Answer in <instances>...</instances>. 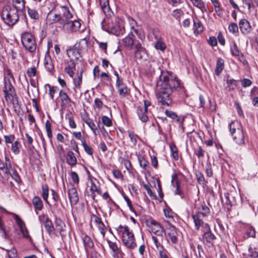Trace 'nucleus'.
Wrapping results in <instances>:
<instances>
[{
  "instance_id": "nucleus-1",
  "label": "nucleus",
  "mask_w": 258,
  "mask_h": 258,
  "mask_svg": "<svg viewBox=\"0 0 258 258\" xmlns=\"http://www.w3.org/2000/svg\"><path fill=\"white\" fill-rule=\"evenodd\" d=\"M158 93L157 99L162 105L170 106L172 103L171 95L176 92L182 96L186 90L179 78L171 71H160L159 79L157 81Z\"/></svg>"
},
{
  "instance_id": "nucleus-2",
  "label": "nucleus",
  "mask_w": 258,
  "mask_h": 258,
  "mask_svg": "<svg viewBox=\"0 0 258 258\" xmlns=\"http://www.w3.org/2000/svg\"><path fill=\"white\" fill-rule=\"evenodd\" d=\"M121 45L127 50H134V56L137 59H146L148 57L146 49L140 41L136 39L132 32L121 40Z\"/></svg>"
},
{
  "instance_id": "nucleus-3",
  "label": "nucleus",
  "mask_w": 258,
  "mask_h": 258,
  "mask_svg": "<svg viewBox=\"0 0 258 258\" xmlns=\"http://www.w3.org/2000/svg\"><path fill=\"white\" fill-rule=\"evenodd\" d=\"M116 230L119 234H121L123 244L127 249L133 250L137 247L134 234L127 226L120 225L116 228Z\"/></svg>"
},
{
  "instance_id": "nucleus-4",
  "label": "nucleus",
  "mask_w": 258,
  "mask_h": 258,
  "mask_svg": "<svg viewBox=\"0 0 258 258\" xmlns=\"http://www.w3.org/2000/svg\"><path fill=\"white\" fill-rule=\"evenodd\" d=\"M19 11H21L10 6L3 7L1 17L4 23L8 26L13 27L19 20Z\"/></svg>"
},
{
  "instance_id": "nucleus-5",
  "label": "nucleus",
  "mask_w": 258,
  "mask_h": 258,
  "mask_svg": "<svg viewBox=\"0 0 258 258\" xmlns=\"http://www.w3.org/2000/svg\"><path fill=\"white\" fill-rule=\"evenodd\" d=\"M210 214V208L205 203L202 204L197 207L196 213L192 215L196 230H199L200 227L205 224L202 218L208 217Z\"/></svg>"
},
{
  "instance_id": "nucleus-6",
  "label": "nucleus",
  "mask_w": 258,
  "mask_h": 258,
  "mask_svg": "<svg viewBox=\"0 0 258 258\" xmlns=\"http://www.w3.org/2000/svg\"><path fill=\"white\" fill-rule=\"evenodd\" d=\"M229 130L234 141L239 145L244 143V135L242 125L237 121H233L229 124Z\"/></svg>"
},
{
  "instance_id": "nucleus-7",
  "label": "nucleus",
  "mask_w": 258,
  "mask_h": 258,
  "mask_svg": "<svg viewBox=\"0 0 258 258\" xmlns=\"http://www.w3.org/2000/svg\"><path fill=\"white\" fill-rule=\"evenodd\" d=\"M21 42L26 50L34 52L36 49V42L34 36L31 33L25 32L21 35Z\"/></svg>"
},
{
  "instance_id": "nucleus-8",
  "label": "nucleus",
  "mask_w": 258,
  "mask_h": 258,
  "mask_svg": "<svg viewBox=\"0 0 258 258\" xmlns=\"http://www.w3.org/2000/svg\"><path fill=\"white\" fill-rule=\"evenodd\" d=\"M201 227H202V230L203 232L202 235L203 243L208 247L213 246L217 237L212 233L209 224L205 223Z\"/></svg>"
},
{
  "instance_id": "nucleus-9",
  "label": "nucleus",
  "mask_w": 258,
  "mask_h": 258,
  "mask_svg": "<svg viewBox=\"0 0 258 258\" xmlns=\"http://www.w3.org/2000/svg\"><path fill=\"white\" fill-rule=\"evenodd\" d=\"M0 209L3 210L6 213L11 214L13 215L14 218L17 225H18V226L19 227L20 231L22 234L23 237L25 239H28L30 241H32V238L29 234V232H28L27 228L26 227L25 223L19 217V216L15 214L9 213L6 209H5L4 208H3L2 206H0Z\"/></svg>"
},
{
  "instance_id": "nucleus-10",
  "label": "nucleus",
  "mask_w": 258,
  "mask_h": 258,
  "mask_svg": "<svg viewBox=\"0 0 258 258\" xmlns=\"http://www.w3.org/2000/svg\"><path fill=\"white\" fill-rule=\"evenodd\" d=\"M38 219L41 223H43L46 232L49 235L55 234V229L54 225L47 215L43 214L39 215Z\"/></svg>"
},
{
  "instance_id": "nucleus-11",
  "label": "nucleus",
  "mask_w": 258,
  "mask_h": 258,
  "mask_svg": "<svg viewBox=\"0 0 258 258\" xmlns=\"http://www.w3.org/2000/svg\"><path fill=\"white\" fill-rule=\"evenodd\" d=\"M109 247L112 250V256L114 258H122L124 255L121 248L118 246L115 242H113L109 239L107 240Z\"/></svg>"
},
{
  "instance_id": "nucleus-12",
  "label": "nucleus",
  "mask_w": 258,
  "mask_h": 258,
  "mask_svg": "<svg viewBox=\"0 0 258 258\" xmlns=\"http://www.w3.org/2000/svg\"><path fill=\"white\" fill-rule=\"evenodd\" d=\"M61 15L60 14L55 13V9L54 8L47 14L46 17L47 23L49 25L59 22L61 25Z\"/></svg>"
},
{
  "instance_id": "nucleus-13",
  "label": "nucleus",
  "mask_w": 258,
  "mask_h": 258,
  "mask_svg": "<svg viewBox=\"0 0 258 258\" xmlns=\"http://www.w3.org/2000/svg\"><path fill=\"white\" fill-rule=\"evenodd\" d=\"M136 113L139 119L144 123H146L149 120L150 112L146 109L145 107L138 106L136 109Z\"/></svg>"
},
{
  "instance_id": "nucleus-14",
  "label": "nucleus",
  "mask_w": 258,
  "mask_h": 258,
  "mask_svg": "<svg viewBox=\"0 0 258 258\" xmlns=\"http://www.w3.org/2000/svg\"><path fill=\"white\" fill-rule=\"evenodd\" d=\"M171 184L173 186L175 187L174 194L178 195L181 199H184L185 196L183 191L180 188L179 181L178 179V176L176 174L174 173L172 175Z\"/></svg>"
},
{
  "instance_id": "nucleus-15",
  "label": "nucleus",
  "mask_w": 258,
  "mask_h": 258,
  "mask_svg": "<svg viewBox=\"0 0 258 258\" xmlns=\"http://www.w3.org/2000/svg\"><path fill=\"white\" fill-rule=\"evenodd\" d=\"M91 219L94 221L98 230L104 237L106 233V227L101 219L96 215L92 214L91 215Z\"/></svg>"
},
{
  "instance_id": "nucleus-16",
  "label": "nucleus",
  "mask_w": 258,
  "mask_h": 258,
  "mask_svg": "<svg viewBox=\"0 0 258 258\" xmlns=\"http://www.w3.org/2000/svg\"><path fill=\"white\" fill-rule=\"evenodd\" d=\"M6 101L8 104H11L14 107L18 106L19 104L18 97L16 92L7 93L4 94Z\"/></svg>"
},
{
  "instance_id": "nucleus-17",
  "label": "nucleus",
  "mask_w": 258,
  "mask_h": 258,
  "mask_svg": "<svg viewBox=\"0 0 258 258\" xmlns=\"http://www.w3.org/2000/svg\"><path fill=\"white\" fill-rule=\"evenodd\" d=\"M145 223L147 227L151 228L153 233L155 232V230H158L163 228L159 223L151 217L146 218Z\"/></svg>"
},
{
  "instance_id": "nucleus-18",
  "label": "nucleus",
  "mask_w": 258,
  "mask_h": 258,
  "mask_svg": "<svg viewBox=\"0 0 258 258\" xmlns=\"http://www.w3.org/2000/svg\"><path fill=\"white\" fill-rule=\"evenodd\" d=\"M68 196L72 205H76L79 201V197L76 187L73 186L68 190Z\"/></svg>"
},
{
  "instance_id": "nucleus-19",
  "label": "nucleus",
  "mask_w": 258,
  "mask_h": 258,
  "mask_svg": "<svg viewBox=\"0 0 258 258\" xmlns=\"http://www.w3.org/2000/svg\"><path fill=\"white\" fill-rule=\"evenodd\" d=\"M108 32L116 36L123 35L124 33V29L117 24H109L108 26Z\"/></svg>"
},
{
  "instance_id": "nucleus-20",
  "label": "nucleus",
  "mask_w": 258,
  "mask_h": 258,
  "mask_svg": "<svg viewBox=\"0 0 258 258\" xmlns=\"http://www.w3.org/2000/svg\"><path fill=\"white\" fill-rule=\"evenodd\" d=\"M115 86L119 96L121 97H125L128 93V89L123 80L115 83Z\"/></svg>"
},
{
  "instance_id": "nucleus-21",
  "label": "nucleus",
  "mask_w": 258,
  "mask_h": 258,
  "mask_svg": "<svg viewBox=\"0 0 258 258\" xmlns=\"http://www.w3.org/2000/svg\"><path fill=\"white\" fill-rule=\"evenodd\" d=\"M239 28L241 32L244 35L248 34L251 30V27L249 21L243 19L239 22Z\"/></svg>"
},
{
  "instance_id": "nucleus-22",
  "label": "nucleus",
  "mask_w": 258,
  "mask_h": 258,
  "mask_svg": "<svg viewBox=\"0 0 258 258\" xmlns=\"http://www.w3.org/2000/svg\"><path fill=\"white\" fill-rule=\"evenodd\" d=\"M59 96L60 97L61 105L63 106H71L74 101L71 100L66 92L62 90L59 91Z\"/></svg>"
},
{
  "instance_id": "nucleus-23",
  "label": "nucleus",
  "mask_w": 258,
  "mask_h": 258,
  "mask_svg": "<svg viewBox=\"0 0 258 258\" xmlns=\"http://www.w3.org/2000/svg\"><path fill=\"white\" fill-rule=\"evenodd\" d=\"M62 9L64 11L63 12V17H61V25L64 27L69 23L70 20L73 17V15L67 7H63Z\"/></svg>"
},
{
  "instance_id": "nucleus-24",
  "label": "nucleus",
  "mask_w": 258,
  "mask_h": 258,
  "mask_svg": "<svg viewBox=\"0 0 258 258\" xmlns=\"http://www.w3.org/2000/svg\"><path fill=\"white\" fill-rule=\"evenodd\" d=\"M67 53L68 57L73 59L74 58L78 60L81 57L80 49L76 47L67 49Z\"/></svg>"
},
{
  "instance_id": "nucleus-25",
  "label": "nucleus",
  "mask_w": 258,
  "mask_h": 258,
  "mask_svg": "<svg viewBox=\"0 0 258 258\" xmlns=\"http://www.w3.org/2000/svg\"><path fill=\"white\" fill-rule=\"evenodd\" d=\"M68 28L71 32L83 31L84 29H81V24L80 21H70L69 23L66 25Z\"/></svg>"
},
{
  "instance_id": "nucleus-26",
  "label": "nucleus",
  "mask_w": 258,
  "mask_h": 258,
  "mask_svg": "<svg viewBox=\"0 0 258 258\" xmlns=\"http://www.w3.org/2000/svg\"><path fill=\"white\" fill-rule=\"evenodd\" d=\"M102 11L107 17H111L113 14L109 5V0H99Z\"/></svg>"
},
{
  "instance_id": "nucleus-27",
  "label": "nucleus",
  "mask_w": 258,
  "mask_h": 258,
  "mask_svg": "<svg viewBox=\"0 0 258 258\" xmlns=\"http://www.w3.org/2000/svg\"><path fill=\"white\" fill-rule=\"evenodd\" d=\"M54 224L56 228L59 232V234L62 237L63 235V232L66 230V225L64 223L60 218L55 216Z\"/></svg>"
},
{
  "instance_id": "nucleus-28",
  "label": "nucleus",
  "mask_w": 258,
  "mask_h": 258,
  "mask_svg": "<svg viewBox=\"0 0 258 258\" xmlns=\"http://www.w3.org/2000/svg\"><path fill=\"white\" fill-rule=\"evenodd\" d=\"M193 22L194 33L197 35L203 31L204 27L202 22L197 18L193 19Z\"/></svg>"
},
{
  "instance_id": "nucleus-29",
  "label": "nucleus",
  "mask_w": 258,
  "mask_h": 258,
  "mask_svg": "<svg viewBox=\"0 0 258 258\" xmlns=\"http://www.w3.org/2000/svg\"><path fill=\"white\" fill-rule=\"evenodd\" d=\"M66 162L71 167H74L77 164V158L72 151H69L67 153Z\"/></svg>"
},
{
  "instance_id": "nucleus-30",
  "label": "nucleus",
  "mask_w": 258,
  "mask_h": 258,
  "mask_svg": "<svg viewBox=\"0 0 258 258\" xmlns=\"http://www.w3.org/2000/svg\"><path fill=\"white\" fill-rule=\"evenodd\" d=\"M44 64L46 70L51 75H54L55 73L54 63L50 57L48 59L45 58Z\"/></svg>"
},
{
  "instance_id": "nucleus-31",
  "label": "nucleus",
  "mask_w": 258,
  "mask_h": 258,
  "mask_svg": "<svg viewBox=\"0 0 258 258\" xmlns=\"http://www.w3.org/2000/svg\"><path fill=\"white\" fill-rule=\"evenodd\" d=\"M82 240L86 252L89 248L92 249L94 247V244L92 238L88 235H85L82 237Z\"/></svg>"
},
{
  "instance_id": "nucleus-32",
  "label": "nucleus",
  "mask_w": 258,
  "mask_h": 258,
  "mask_svg": "<svg viewBox=\"0 0 258 258\" xmlns=\"http://www.w3.org/2000/svg\"><path fill=\"white\" fill-rule=\"evenodd\" d=\"M168 230V235L169 236L171 241L174 244L176 243L177 241V238L176 228L172 225H169Z\"/></svg>"
},
{
  "instance_id": "nucleus-33",
  "label": "nucleus",
  "mask_w": 258,
  "mask_h": 258,
  "mask_svg": "<svg viewBox=\"0 0 258 258\" xmlns=\"http://www.w3.org/2000/svg\"><path fill=\"white\" fill-rule=\"evenodd\" d=\"M32 204L36 213L37 211H41L43 208V202L38 196H35L32 199Z\"/></svg>"
},
{
  "instance_id": "nucleus-34",
  "label": "nucleus",
  "mask_w": 258,
  "mask_h": 258,
  "mask_svg": "<svg viewBox=\"0 0 258 258\" xmlns=\"http://www.w3.org/2000/svg\"><path fill=\"white\" fill-rule=\"evenodd\" d=\"M224 68V60L223 58L219 57L216 61V66L215 70V74L219 76L221 75Z\"/></svg>"
},
{
  "instance_id": "nucleus-35",
  "label": "nucleus",
  "mask_w": 258,
  "mask_h": 258,
  "mask_svg": "<svg viewBox=\"0 0 258 258\" xmlns=\"http://www.w3.org/2000/svg\"><path fill=\"white\" fill-rule=\"evenodd\" d=\"M193 5L201 10L202 12H207L208 7L206 6L202 0H189Z\"/></svg>"
},
{
  "instance_id": "nucleus-36",
  "label": "nucleus",
  "mask_w": 258,
  "mask_h": 258,
  "mask_svg": "<svg viewBox=\"0 0 258 258\" xmlns=\"http://www.w3.org/2000/svg\"><path fill=\"white\" fill-rule=\"evenodd\" d=\"M13 7L19 10L23 11L25 9L26 2L25 0H12Z\"/></svg>"
},
{
  "instance_id": "nucleus-37",
  "label": "nucleus",
  "mask_w": 258,
  "mask_h": 258,
  "mask_svg": "<svg viewBox=\"0 0 258 258\" xmlns=\"http://www.w3.org/2000/svg\"><path fill=\"white\" fill-rule=\"evenodd\" d=\"M138 161L140 164V166L145 171H149L150 168L149 163L144 157L140 156L138 157Z\"/></svg>"
},
{
  "instance_id": "nucleus-38",
  "label": "nucleus",
  "mask_w": 258,
  "mask_h": 258,
  "mask_svg": "<svg viewBox=\"0 0 258 258\" xmlns=\"http://www.w3.org/2000/svg\"><path fill=\"white\" fill-rule=\"evenodd\" d=\"M83 71H82L80 74H77L76 77L73 80V83L75 88L80 89L82 82V74Z\"/></svg>"
},
{
  "instance_id": "nucleus-39",
  "label": "nucleus",
  "mask_w": 258,
  "mask_h": 258,
  "mask_svg": "<svg viewBox=\"0 0 258 258\" xmlns=\"http://www.w3.org/2000/svg\"><path fill=\"white\" fill-rule=\"evenodd\" d=\"M127 133L131 142L133 146H136L137 144L138 140L141 139L140 137L136 134L134 131L128 130L127 131Z\"/></svg>"
},
{
  "instance_id": "nucleus-40",
  "label": "nucleus",
  "mask_w": 258,
  "mask_h": 258,
  "mask_svg": "<svg viewBox=\"0 0 258 258\" xmlns=\"http://www.w3.org/2000/svg\"><path fill=\"white\" fill-rule=\"evenodd\" d=\"M49 195V187L47 184H44L42 185V197L44 201L47 204H49L48 201Z\"/></svg>"
},
{
  "instance_id": "nucleus-41",
  "label": "nucleus",
  "mask_w": 258,
  "mask_h": 258,
  "mask_svg": "<svg viewBox=\"0 0 258 258\" xmlns=\"http://www.w3.org/2000/svg\"><path fill=\"white\" fill-rule=\"evenodd\" d=\"M6 92L7 93L16 92L15 89L10 80L5 81L4 82L3 92L4 94H6Z\"/></svg>"
},
{
  "instance_id": "nucleus-42",
  "label": "nucleus",
  "mask_w": 258,
  "mask_h": 258,
  "mask_svg": "<svg viewBox=\"0 0 258 258\" xmlns=\"http://www.w3.org/2000/svg\"><path fill=\"white\" fill-rule=\"evenodd\" d=\"M165 113L167 116L171 118L173 120L177 122H180V117L177 115L176 112L166 109L165 110Z\"/></svg>"
},
{
  "instance_id": "nucleus-43",
  "label": "nucleus",
  "mask_w": 258,
  "mask_h": 258,
  "mask_svg": "<svg viewBox=\"0 0 258 258\" xmlns=\"http://www.w3.org/2000/svg\"><path fill=\"white\" fill-rule=\"evenodd\" d=\"M27 12L30 18L34 20H38L39 18V15L35 9L27 7Z\"/></svg>"
},
{
  "instance_id": "nucleus-44",
  "label": "nucleus",
  "mask_w": 258,
  "mask_h": 258,
  "mask_svg": "<svg viewBox=\"0 0 258 258\" xmlns=\"http://www.w3.org/2000/svg\"><path fill=\"white\" fill-rule=\"evenodd\" d=\"M230 51L232 55L235 56H239L241 53L239 50V48L236 44L235 42H232L230 46Z\"/></svg>"
},
{
  "instance_id": "nucleus-45",
  "label": "nucleus",
  "mask_w": 258,
  "mask_h": 258,
  "mask_svg": "<svg viewBox=\"0 0 258 258\" xmlns=\"http://www.w3.org/2000/svg\"><path fill=\"white\" fill-rule=\"evenodd\" d=\"M45 87H48L49 88L48 94L50 96V98L51 100H54V95L58 91V87L57 86H51L49 84H46L45 85Z\"/></svg>"
},
{
  "instance_id": "nucleus-46",
  "label": "nucleus",
  "mask_w": 258,
  "mask_h": 258,
  "mask_svg": "<svg viewBox=\"0 0 258 258\" xmlns=\"http://www.w3.org/2000/svg\"><path fill=\"white\" fill-rule=\"evenodd\" d=\"M0 233L2 236L5 239H8L10 238L8 234V231L5 227L4 224L2 222V219L0 218Z\"/></svg>"
},
{
  "instance_id": "nucleus-47",
  "label": "nucleus",
  "mask_w": 258,
  "mask_h": 258,
  "mask_svg": "<svg viewBox=\"0 0 258 258\" xmlns=\"http://www.w3.org/2000/svg\"><path fill=\"white\" fill-rule=\"evenodd\" d=\"M184 14L183 11L180 9H177L173 10L172 12L171 15L175 19L180 21V18Z\"/></svg>"
},
{
  "instance_id": "nucleus-48",
  "label": "nucleus",
  "mask_w": 258,
  "mask_h": 258,
  "mask_svg": "<svg viewBox=\"0 0 258 258\" xmlns=\"http://www.w3.org/2000/svg\"><path fill=\"white\" fill-rule=\"evenodd\" d=\"M21 147L20 143L18 141H16L12 144L11 150L15 155H17L20 152V148Z\"/></svg>"
},
{
  "instance_id": "nucleus-49",
  "label": "nucleus",
  "mask_w": 258,
  "mask_h": 258,
  "mask_svg": "<svg viewBox=\"0 0 258 258\" xmlns=\"http://www.w3.org/2000/svg\"><path fill=\"white\" fill-rule=\"evenodd\" d=\"M45 127L47 133V135L50 142H52V134L51 131V125L49 120L45 122Z\"/></svg>"
},
{
  "instance_id": "nucleus-50",
  "label": "nucleus",
  "mask_w": 258,
  "mask_h": 258,
  "mask_svg": "<svg viewBox=\"0 0 258 258\" xmlns=\"http://www.w3.org/2000/svg\"><path fill=\"white\" fill-rule=\"evenodd\" d=\"M66 118L69 121V125L70 127H71L72 128H76L77 127V125L74 120L73 115L72 113V112L68 113L66 116Z\"/></svg>"
},
{
  "instance_id": "nucleus-51",
  "label": "nucleus",
  "mask_w": 258,
  "mask_h": 258,
  "mask_svg": "<svg viewBox=\"0 0 258 258\" xmlns=\"http://www.w3.org/2000/svg\"><path fill=\"white\" fill-rule=\"evenodd\" d=\"M152 240L155 245V246L158 250H160V249H163L164 246L161 244V239L159 240L156 236H152Z\"/></svg>"
},
{
  "instance_id": "nucleus-52",
  "label": "nucleus",
  "mask_w": 258,
  "mask_h": 258,
  "mask_svg": "<svg viewBox=\"0 0 258 258\" xmlns=\"http://www.w3.org/2000/svg\"><path fill=\"white\" fill-rule=\"evenodd\" d=\"M228 30L230 33L235 35H237L238 33V27L235 23H231L228 26Z\"/></svg>"
},
{
  "instance_id": "nucleus-53",
  "label": "nucleus",
  "mask_w": 258,
  "mask_h": 258,
  "mask_svg": "<svg viewBox=\"0 0 258 258\" xmlns=\"http://www.w3.org/2000/svg\"><path fill=\"white\" fill-rule=\"evenodd\" d=\"M170 148L171 152V156L172 157L174 160H178V153L176 146L174 144L171 145L170 146Z\"/></svg>"
},
{
  "instance_id": "nucleus-54",
  "label": "nucleus",
  "mask_w": 258,
  "mask_h": 258,
  "mask_svg": "<svg viewBox=\"0 0 258 258\" xmlns=\"http://www.w3.org/2000/svg\"><path fill=\"white\" fill-rule=\"evenodd\" d=\"M85 122L89 126V127L91 129L92 131H93L94 133L95 134V131L98 129L99 127V124H98V126H97L92 119L90 118H88L85 120Z\"/></svg>"
},
{
  "instance_id": "nucleus-55",
  "label": "nucleus",
  "mask_w": 258,
  "mask_h": 258,
  "mask_svg": "<svg viewBox=\"0 0 258 258\" xmlns=\"http://www.w3.org/2000/svg\"><path fill=\"white\" fill-rule=\"evenodd\" d=\"M8 174H10L11 177L17 183H19L21 181V177L15 169H12V171L10 172V173Z\"/></svg>"
},
{
  "instance_id": "nucleus-56",
  "label": "nucleus",
  "mask_w": 258,
  "mask_h": 258,
  "mask_svg": "<svg viewBox=\"0 0 258 258\" xmlns=\"http://www.w3.org/2000/svg\"><path fill=\"white\" fill-rule=\"evenodd\" d=\"M205 152L201 146H198L197 148H194V154L199 159L204 156Z\"/></svg>"
},
{
  "instance_id": "nucleus-57",
  "label": "nucleus",
  "mask_w": 258,
  "mask_h": 258,
  "mask_svg": "<svg viewBox=\"0 0 258 258\" xmlns=\"http://www.w3.org/2000/svg\"><path fill=\"white\" fill-rule=\"evenodd\" d=\"M82 145L84 148L85 151L89 155H93V151L92 147L87 144L85 140H83Z\"/></svg>"
},
{
  "instance_id": "nucleus-58",
  "label": "nucleus",
  "mask_w": 258,
  "mask_h": 258,
  "mask_svg": "<svg viewBox=\"0 0 258 258\" xmlns=\"http://www.w3.org/2000/svg\"><path fill=\"white\" fill-rule=\"evenodd\" d=\"M9 258H19L17 254V251L16 248H13L11 249H6Z\"/></svg>"
},
{
  "instance_id": "nucleus-59",
  "label": "nucleus",
  "mask_w": 258,
  "mask_h": 258,
  "mask_svg": "<svg viewBox=\"0 0 258 258\" xmlns=\"http://www.w3.org/2000/svg\"><path fill=\"white\" fill-rule=\"evenodd\" d=\"M154 47L156 49L162 51L165 50L166 48V44L161 40H158L155 44Z\"/></svg>"
},
{
  "instance_id": "nucleus-60",
  "label": "nucleus",
  "mask_w": 258,
  "mask_h": 258,
  "mask_svg": "<svg viewBox=\"0 0 258 258\" xmlns=\"http://www.w3.org/2000/svg\"><path fill=\"white\" fill-rule=\"evenodd\" d=\"M236 82V81L234 79L227 80V87L229 88V90H233L236 88L237 86Z\"/></svg>"
},
{
  "instance_id": "nucleus-61",
  "label": "nucleus",
  "mask_w": 258,
  "mask_h": 258,
  "mask_svg": "<svg viewBox=\"0 0 258 258\" xmlns=\"http://www.w3.org/2000/svg\"><path fill=\"white\" fill-rule=\"evenodd\" d=\"M89 179L91 182V186L90 188V191H97V189L98 187V186H97L94 182V180H97V179L95 177H93L92 176H89Z\"/></svg>"
},
{
  "instance_id": "nucleus-62",
  "label": "nucleus",
  "mask_w": 258,
  "mask_h": 258,
  "mask_svg": "<svg viewBox=\"0 0 258 258\" xmlns=\"http://www.w3.org/2000/svg\"><path fill=\"white\" fill-rule=\"evenodd\" d=\"M196 177L199 184L203 185L205 184V177L201 172H197L196 173Z\"/></svg>"
},
{
  "instance_id": "nucleus-63",
  "label": "nucleus",
  "mask_w": 258,
  "mask_h": 258,
  "mask_svg": "<svg viewBox=\"0 0 258 258\" xmlns=\"http://www.w3.org/2000/svg\"><path fill=\"white\" fill-rule=\"evenodd\" d=\"M4 138L6 144H13L15 139V136L14 135H5Z\"/></svg>"
},
{
  "instance_id": "nucleus-64",
  "label": "nucleus",
  "mask_w": 258,
  "mask_h": 258,
  "mask_svg": "<svg viewBox=\"0 0 258 258\" xmlns=\"http://www.w3.org/2000/svg\"><path fill=\"white\" fill-rule=\"evenodd\" d=\"M102 122L104 125L108 127L111 126L112 125L111 120L108 116L105 115L102 117Z\"/></svg>"
}]
</instances>
